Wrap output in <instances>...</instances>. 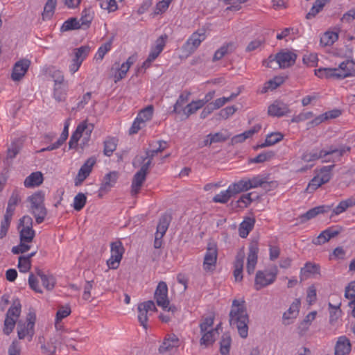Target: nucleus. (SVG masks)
<instances>
[{
    "mask_svg": "<svg viewBox=\"0 0 355 355\" xmlns=\"http://www.w3.org/2000/svg\"><path fill=\"white\" fill-rule=\"evenodd\" d=\"M189 96L190 92H184L180 94L175 103L173 105V110L172 111V113H179L180 111H178V108L182 107L185 103H187L189 101Z\"/></svg>",
    "mask_w": 355,
    "mask_h": 355,
    "instance_id": "obj_55",
    "label": "nucleus"
},
{
    "mask_svg": "<svg viewBox=\"0 0 355 355\" xmlns=\"http://www.w3.org/2000/svg\"><path fill=\"white\" fill-rule=\"evenodd\" d=\"M111 49V42H106L101 45L95 55L96 60H102L105 55Z\"/></svg>",
    "mask_w": 355,
    "mask_h": 355,
    "instance_id": "obj_62",
    "label": "nucleus"
},
{
    "mask_svg": "<svg viewBox=\"0 0 355 355\" xmlns=\"http://www.w3.org/2000/svg\"><path fill=\"white\" fill-rule=\"evenodd\" d=\"M43 286L49 291L53 289L55 284V278L52 275H45L41 279Z\"/></svg>",
    "mask_w": 355,
    "mask_h": 355,
    "instance_id": "obj_63",
    "label": "nucleus"
},
{
    "mask_svg": "<svg viewBox=\"0 0 355 355\" xmlns=\"http://www.w3.org/2000/svg\"><path fill=\"white\" fill-rule=\"evenodd\" d=\"M125 252L124 247L120 241H116L110 244V258L107 261V265L110 269L118 268Z\"/></svg>",
    "mask_w": 355,
    "mask_h": 355,
    "instance_id": "obj_6",
    "label": "nucleus"
},
{
    "mask_svg": "<svg viewBox=\"0 0 355 355\" xmlns=\"http://www.w3.org/2000/svg\"><path fill=\"white\" fill-rule=\"evenodd\" d=\"M116 142L117 139L114 137L108 138L104 141L103 153L105 155L110 157L112 155L113 152L116 148Z\"/></svg>",
    "mask_w": 355,
    "mask_h": 355,
    "instance_id": "obj_46",
    "label": "nucleus"
},
{
    "mask_svg": "<svg viewBox=\"0 0 355 355\" xmlns=\"http://www.w3.org/2000/svg\"><path fill=\"white\" fill-rule=\"evenodd\" d=\"M334 165H330L327 166H323L320 173L318 174V176L320 178V182H323L324 184L328 182L331 178V171Z\"/></svg>",
    "mask_w": 355,
    "mask_h": 355,
    "instance_id": "obj_51",
    "label": "nucleus"
},
{
    "mask_svg": "<svg viewBox=\"0 0 355 355\" xmlns=\"http://www.w3.org/2000/svg\"><path fill=\"white\" fill-rule=\"evenodd\" d=\"M71 313V308L69 306H61L56 313L55 326L64 318Z\"/></svg>",
    "mask_w": 355,
    "mask_h": 355,
    "instance_id": "obj_59",
    "label": "nucleus"
},
{
    "mask_svg": "<svg viewBox=\"0 0 355 355\" xmlns=\"http://www.w3.org/2000/svg\"><path fill=\"white\" fill-rule=\"evenodd\" d=\"M12 216L5 214L0 225V239L4 238L8 231Z\"/></svg>",
    "mask_w": 355,
    "mask_h": 355,
    "instance_id": "obj_52",
    "label": "nucleus"
},
{
    "mask_svg": "<svg viewBox=\"0 0 355 355\" xmlns=\"http://www.w3.org/2000/svg\"><path fill=\"white\" fill-rule=\"evenodd\" d=\"M27 200L31 203L30 211L34 216L37 224L42 223L46 215L47 209L44 206V193L38 191L28 197Z\"/></svg>",
    "mask_w": 355,
    "mask_h": 355,
    "instance_id": "obj_2",
    "label": "nucleus"
},
{
    "mask_svg": "<svg viewBox=\"0 0 355 355\" xmlns=\"http://www.w3.org/2000/svg\"><path fill=\"white\" fill-rule=\"evenodd\" d=\"M229 316L230 324L231 326H236L241 338H247L248 335L249 317L244 306V301L240 302L237 300H234Z\"/></svg>",
    "mask_w": 355,
    "mask_h": 355,
    "instance_id": "obj_1",
    "label": "nucleus"
},
{
    "mask_svg": "<svg viewBox=\"0 0 355 355\" xmlns=\"http://www.w3.org/2000/svg\"><path fill=\"white\" fill-rule=\"evenodd\" d=\"M338 39V35L336 32L327 31L320 38V44L324 46H331Z\"/></svg>",
    "mask_w": 355,
    "mask_h": 355,
    "instance_id": "obj_43",
    "label": "nucleus"
},
{
    "mask_svg": "<svg viewBox=\"0 0 355 355\" xmlns=\"http://www.w3.org/2000/svg\"><path fill=\"white\" fill-rule=\"evenodd\" d=\"M338 72L337 68H319L315 69V75L320 78H338Z\"/></svg>",
    "mask_w": 355,
    "mask_h": 355,
    "instance_id": "obj_31",
    "label": "nucleus"
},
{
    "mask_svg": "<svg viewBox=\"0 0 355 355\" xmlns=\"http://www.w3.org/2000/svg\"><path fill=\"white\" fill-rule=\"evenodd\" d=\"M327 150H342L341 155H339L338 153H334L332 154L326 155L324 157H322V162H336L340 160V158L344 155L345 153L349 152L351 148L346 146H343L339 148H335L334 146H330Z\"/></svg>",
    "mask_w": 355,
    "mask_h": 355,
    "instance_id": "obj_26",
    "label": "nucleus"
},
{
    "mask_svg": "<svg viewBox=\"0 0 355 355\" xmlns=\"http://www.w3.org/2000/svg\"><path fill=\"white\" fill-rule=\"evenodd\" d=\"M233 44L232 43L226 44L218 49L213 56L212 61L216 62L221 60L225 55L232 51Z\"/></svg>",
    "mask_w": 355,
    "mask_h": 355,
    "instance_id": "obj_45",
    "label": "nucleus"
},
{
    "mask_svg": "<svg viewBox=\"0 0 355 355\" xmlns=\"http://www.w3.org/2000/svg\"><path fill=\"white\" fill-rule=\"evenodd\" d=\"M57 5V0H47L44 5L42 12V19L44 20L50 19L54 14Z\"/></svg>",
    "mask_w": 355,
    "mask_h": 355,
    "instance_id": "obj_41",
    "label": "nucleus"
},
{
    "mask_svg": "<svg viewBox=\"0 0 355 355\" xmlns=\"http://www.w3.org/2000/svg\"><path fill=\"white\" fill-rule=\"evenodd\" d=\"M277 277V272L257 271L255 277V289L257 291L272 284Z\"/></svg>",
    "mask_w": 355,
    "mask_h": 355,
    "instance_id": "obj_10",
    "label": "nucleus"
},
{
    "mask_svg": "<svg viewBox=\"0 0 355 355\" xmlns=\"http://www.w3.org/2000/svg\"><path fill=\"white\" fill-rule=\"evenodd\" d=\"M234 195L232 193L230 188L228 187L227 190L222 191L220 193L216 194L213 198V202L224 204L227 202Z\"/></svg>",
    "mask_w": 355,
    "mask_h": 355,
    "instance_id": "obj_49",
    "label": "nucleus"
},
{
    "mask_svg": "<svg viewBox=\"0 0 355 355\" xmlns=\"http://www.w3.org/2000/svg\"><path fill=\"white\" fill-rule=\"evenodd\" d=\"M338 79H343L355 76V62L352 60H347L341 62L337 68Z\"/></svg>",
    "mask_w": 355,
    "mask_h": 355,
    "instance_id": "obj_15",
    "label": "nucleus"
},
{
    "mask_svg": "<svg viewBox=\"0 0 355 355\" xmlns=\"http://www.w3.org/2000/svg\"><path fill=\"white\" fill-rule=\"evenodd\" d=\"M155 299L157 304L164 310L168 306L170 302L168 299V286L164 282H159L155 292Z\"/></svg>",
    "mask_w": 355,
    "mask_h": 355,
    "instance_id": "obj_11",
    "label": "nucleus"
},
{
    "mask_svg": "<svg viewBox=\"0 0 355 355\" xmlns=\"http://www.w3.org/2000/svg\"><path fill=\"white\" fill-rule=\"evenodd\" d=\"M165 42L163 36L159 37L156 41V45L151 48L148 55V61H154L163 51Z\"/></svg>",
    "mask_w": 355,
    "mask_h": 355,
    "instance_id": "obj_32",
    "label": "nucleus"
},
{
    "mask_svg": "<svg viewBox=\"0 0 355 355\" xmlns=\"http://www.w3.org/2000/svg\"><path fill=\"white\" fill-rule=\"evenodd\" d=\"M282 83V78L279 77H275L273 79L270 80L269 81L265 83V86L263 88L262 92H266L268 90H273L275 89L277 87H279Z\"/></svg>",
    "mask_w": 355,
    "mask_h": 355,
    "instance_id": "obj_57",
    "label": "nucleus"
},
{
    "mask_svg": "<svg viewBox=\"0 0 355 355\" xmlns=\"http://www.w3.org/2000/svg\"><path fill=\"white\" fill-rule=\"evenodd\" d=\"M30 243H31V241H20L19 245H17L16 246H13L12 248L11 252L14 254L25 253L31 249V245H29Z\"/></svg>",
    "mask_w": 355,
    "mask_h": 355,
    "instance_id": "obj_56",
    "label": "nucleus"
},
{
    "mask_svg": "<svg viewBox=\"0 0 355 355\" xmlns=\"http://www.w3.org/2000/svg\"><path fill=\"white\" fill-rule=\"evenodd\" d=\"M17 266L21 272H27L31 269V261L28 258H25L24 256H20Z\"/></svg>",
    "mask_w": 355,
    "mask_h": 355,
    "instance_id": "obj_58",
    "label": "nucleus"
},
{
    "mask_svg": "<svg viewBox=\"0 0 355 355\" xmlns=\"http://www.w3.org/2000/svg\"><path fill=\"white\" fill-rule=\"evenodd\" d=\"M205 29H199L191 34L187 42L182 45V51L187 55H191L206 39Z\"/></svg>",
    "mask_w": 355,
    "mask_h": 355,
    "instance_id": "obj_5",
    "label": "nucleus"
},
{
    "mask_svg": "<svg viewBox=\"0 0 355 355\" xmlns=\"http://www.w3.org/2000/svg\"><path fill=\"white\" fill-rule=\"evenodd\" d=\"M21 305L18 299L15 300L12 306L8 309L3 327V332L5 335L9 336L13 331L17 320L21 314Z\"/></svg>",
    "mask_w": 355,
    "mask_h": 355,
    "instance_id": "obj_3",
    "label": "nucleus"
},
{
    "mask_svg": "<svg viewBox=\"0 0 355 355\" xmlns=\"http://www.w3.org/2000/svg\"><path fill=\"white\" fill-rule=\"evenodd\" d=\"M255 223L254 218L247 217L240 224L239 234L241 238H246L253 229Z\"/></svg>",
    "mask_w": 355,
    "mask_h": 355,
    "instance_id": "obj_27",
    "label": "nucleus"
},
{
    "mask_svg": "<svg viewBox=\"0 0 355 355\" xmlns=\"http://www.w3.org/2000/svg\"><path fill=\"white\" fill-rule=\"evenodd\" d=\"M34 334V329L28 326L26 322L19 321L17 324V335L19 339H24L26 336L31 338Z\"/></svg>",
    "mask_w": 355,
    "mask_h": 355,
    "instance_id": "obj_37",
    "label": "nucleus"
},
{
    "mask_svg": "<svg viewBox=\"0 0 355 355\" xmlns=\"http://www.w3.org/2000/svg\"><path fill=\"white\" fill-rule=\"evenodd\" d=\"M94 17V12L92 8L83 9L81 13V17L79 20L83 29H87L90 26Z\"/></svg>",
    "mask_w": 355,
    "mask_h": 355,
    "instance_id": "obj_29",
    "label": "nucleus"
},
{
    "mask_svg": "<svg viewBox=\"0 0 355 355\" xmlns=\"http://www.w3.org/2000/svg\"><path fill=\"white\" fill-rule=\"evenodd\" d=\"M21 196L20 194V191L17 189H15L12 192L11 196L8 199L6 214L13 216L15 208L19 205V203L21 202Z\"/></svg>",
    "mask_w": 355,
    "mask_h": 355,
    "instance_id": "obj_23",
    "label": "nucleus"
},
{
    "mask_svg": "<svg viewBox=\"0 0 355 355\" xmlns=\"http://www.w3.org/2000/svg\"><path fill=\"white\" fill-rule=\"evenodd\" d=\"M216 329H210L209 331H206L204 332H200L202 334V338L200 340V345L205 346V347H207L214 344L215 342V332Z\"/></svg>",
    "mask_w": 355,
    "mask_h": 355,
    "instance_id": "obj_35",
    "label": "nucleus"
},
{
    "mask_svg": "<svg viewBox=\"0 0 355 355\" xmlns=\"http://www.w3.org/2000/svg\"><path fill=\"white\" fill-rule=\"evenodd\" d=\"M284 139V135L279 132H272L266 135L265 141L261 144H258L255 149L263 148L265 147L275 145V144L281 141Z\"/></svg>",
    "mask_w": 355,
    "mask_h": 355,
    "instance_id": "obj_25",
    "label": "nucleus"
},
{
    "mask_svg": "<svg viewBox=\"0 0 355 355\" xmlns=\"http://www.w3.org/2000/svg\"><path fill=\"white\" fill-rule=\"evenodd\" d=\"M33 219L28 215H25L19 220L18 230L19 241H33L35 236V231L33 229Z\"/></svg>",
    "mask_w": 355,
    "mask_h": 355,
    "instance_id": "obj_4",
    "label": "nucleus"
},
{
    "mask_svg": "<svg viewBox=\"0 0 355 355\" xmlns=\"http://www.w3.org/2000/svg\"><path fill=\"white\" fill-rule=\"evenodd\" d=\"M355 205V198L350 197L344 200H342L339 202V204L333 209V214L339 215L343 212L345 211L349 207H352Z\"/></svg>",
    "mask_w": 355,
    "mask_h": 355,
    "instance_id": "obj_33",
    "label": "nucleus"
},
{
    "mask_svg": "<svg viewBox=\"0 0 355 355\" xmlns=\"http://www.w3.org/2000/svg\"><path fill=\"white\" fill-rule=\"evenodd\" d=\"M44 180L43 175L40 171L31 173L27 176L24 182L26 188H33L40 186Z\"/></svg>",
    "mask_w": 355,
    "mask_h": 355,
    "instance_id": "obj_24",
    "label": "nucleus"
},
{
    "mask_svg": "<svg viewBox=\"0 0 355 355\" xmlns=\"http://www.w3.org/2000/svg\"><path fill=\"white\" fill-rule=\"evenodd\" d=\"M180 340L174 334H168L164 338L162 345L159 347V353H166L179 347Z\"/></svg>",
    "mask_w": 355,
    "mask_h": 355,
    "instance_id": "obj_17",
    "label": "nucleus"
},
{
    "mask_svg": "<svg viewBox=\"0 0 355 355\" xmlns=\"http://www.w3.org/2000/svg\"><path fill=\"white\" fill-rule=\"evenodd\" d=\"M157 154H158V153L157 152V150L155 149H153V150L148 149L146 150L145 156H142V155L136 156L133 160L132 164H133L134 167H137V166L140 165L141 163H143L146 160L150 161V162L152 163V161H153L154 157Z\"/></svg>",
    "mask_w": 355,
    "mask_h": 355,
    "instance_id": "obj_39",
    "label": "nucleus"
},
{
    "mask_svg": "<svg viewBox=\"0 0 355 355\" xmlns=\"http://www.w3.org/2000/svg\"><path fill=\"white\" fill-rule=\"evenodd\" d=\"M246 181L249 189L259 187L266 189V186L268 184V182L266 180V178H263L261 175L254 176L251 179H246Z\"/></svg>",
    "mask_w": 355,
    "mask_h": 355,
    "instance_id": "obj_40",
    "label": "nucleus"
},
{
    "mask_svg": "<svg viewBox=\"0 0 355 355\" xmlns=\"http://www.w3.org/2000/svg\"><path fill=\"white\" fill-rule=\"evenodd\" d=\"M119 178V174L116 171H111L107 173L101 184L100 191L107 192L114 186Z\"/></svg>",
    "mask_w": 355,
    "mask_h": 355,
    "instance_id": "obj_20",
    "label": "nucleus"
},
{
    "mask_svg": "<svg viewBox=\"0 0 355 355\" xmlns=\"http://www.w3.org/2000/svg\"><path fill=\"white\" fill-rule=\"evenodd\" d=\"M331 209V206L327 205H321L313 207L309 211H307L305 214H302L300 218L301 219L302 223H304L310 219L315 218L320 214H323L329 211Z\"/></svg>",
    "mask_w": 355,
    "mask_h": 355,
    "instance_id": "obj_19",
    "label": "nucleus"
},
{
    "mask_svg": "<svg viewBox=\"0 0 355 355\" xmlns=\"http://www.w3.org/2000/svg\"><path fill=\"white\" fill-rule=\"evenodd\" d=\"M49 73L54 81V85L67 83L66 81H64V75L61 71L53 69L52 70H50Z\"/></svg>",
    "mask_w": 355,
    "mask_h": 355,
    "instance_id": "obj_61",
    "label": "nucleus"
},
{
    "mask_svg": "<svg viewBox=\"0 0 355 355\" xmlns=\"http://www.w3.org/2000/svg\"><path fill=\"white\" fill-rule=\"evenodd\" d=\"M300 306V300L295 299L290 306L287 311L284 312L282 316L284 324L288 325L291 324L288 320L291 319L296 318L299 313Z\"/></svg>",
    "mask_w": 355,
    "mask_h": 355,
    "instance_id": "obj_21",
    "label": "nucleus"
},
{
    "mask_svg": "<svg viewBox=\"0 0 355 355\" xmlns=\"http://www.w3.org/2000/svg\"><path fill=\"white\" fill-rule=\"evenodd\" d=\"M203 106L201 104V102L198 101H192L190 103H189L184 109V114L189 117L190 115L196 113L198 110L202 108Z\"/></svg>",
    "mask_w": 355,
    "mask_h": 355,
    "instance_id": "obj_50",
    "label": "nucleus"
},
{
    "mask_svg": "<svg viewBox=\"0 0 355 355\" xmlns=\"http://www.w3.org/2000/svg\"><path fill=\"white\" fill-rule=\"evenodd\" d=\"M96 159L94 157L88 158L79 169L75 179V185L78 186L89 175Z\"/></svg>",
    "mask_w": 355,
    "mask_h": 355,
    "instance_id": "obj_13",
    "label": "nucleus"
},
{
    "mask_svg": "<svg viewBox=\"0 0 355 355\" xmlns=\"http://www.w3.org/2000/svg\"><path fill=\"white\" fill-rule=\"evenodd\" d=\"M146 175L138 171L134 175L131 185L132 194L136 195L139 193L141 187L146 180Z\"/></svg>",
    "mask_w": 355,
    "mask_h": 355,
    "instance_id": "obj_36",
    "label": "nucleus"
},
{
    "mask_svg": "<svg viewBox=\"0 0 355 355\" xmlns=\"http://www.w3.org/2000/svg\"><path fill=\"white\" fill-rule=\"evenodd\" d=\"M243 260H244V254L239 253L236 257V260L234 262V276L235 278V281L241 282L243 279Z\"/></svg>",
    "mask_w": 355,
    "mask_h": 355,
    "instance_id": "obj_30",
    "label": "nucleus"
},
{
    "mask_svg": "<svg viewBox=\"0 0 355 355\" xmlns=\"http://www.w3.org/2000/svg\"><path fill=\"white\" fill-rule=\"evenodd\" d=\"M301 273L319 274L320 266L317 264L308 262L305 264L304 267L301 269Z\"/></svg>",
    "mask_w": 355,
    "mask_h": 355,
    "instance_id": "obj_64",
    "label": "nucleus"
},
{
    "mask_svg": "<svg viewBox=\"0 0 355 355\" xmlns=\"http://www.w3.org/2000/svg\"><path fill=\"white\" fill-rule=\"evenodd\" d=\"M290 112V110L286 103L281 101H275L268 109V113L272 116L280 117Z\"/></svg>",
    "mask_w": 355,
    "mask_h": 355,
    "instance_id": "obj_16",
    "label": "nucleus"
},
{
    "mask_svg": "<svg viewBox=\"0 0 355 355\" xmlns=\"http://www.w3.org/2000/svg\"><path fill=\"white\" fill-rule=\"evenodd\" d=\"M87 202V197L83 193H78L73 199V209L76 211H80L85 207Z\"/></svg>",
    "mask_w": 355,
    "mask_h": 355,
    "instance_id": "obj_54",
    "label": "nucleus"
},
{
    "mask_svg": "<svg viewBox=\"0 0 355 355\" xmlns=\"http://www.w3.org/2000/svg\"><path fill=\"white\" fill-rule=\"evenodd\" d=\"M297 54L288 49H283L277 53V64L279 68H287L293 65L297 59Z\"/></svg>",
    "mask_w": 355,
    "mask_h": 355,
    "instance_id": "obj_12",
    "label": "nucleus"
},
{
    "mask_svg": "<svg viewBox=\"0 0 355 355\" xmlns=\"http://www.w3.org/2000/svg\"><path fill=\"white\" fill-rule=\"evenodd\" d=\"M274 156L272 151L264 152L259 154L257 157L250 159L252 163H263L266 161L270 160Z\"/></svg>",
    "mask_w": 355,
    "mask_h": 355,
    "instance_id": "obj_60",
    "label": "nucleus"
},
{
    "mask_svg": "<svg viewBox=\"0 0 355 355\" xmlns=\"http://www.w3.org/2000/svg\"><path fill=\"white\" fill-rule=\"evenodd\" d=\"M93 128L94 125L92 124L88 125L87 121H83L80 123L70 138L69 141V148L73 149L77 147L78 141L83 134L87 137H90V135L93 130Z\"/></svg>",
    "mask_w": 355,
    "mask_h": 355,
    "instance_id": "obj_8",
    "label": "nucleus"
},
{
    "mask_svg": "<svg viewBox=\"0 0 355 355\" xmlns=\"http://www.w3.org/2000/svg\"><path fill=\"white\" fill-rule=\"evenodd\" d=\"M171 219V216L168 214L162 215L159 219L155 234L164 236L168 228Z\"/></svg>",
    "mask_w": 355,
    "mask_h": 355,
    "instance_id": "obj_34",
    "label": "nucleus"
},
{
    "mask_svg": "<svg viewBox=\"0 0 355 355\" xmlns=\"http://www.w3.org/2000/svg\"><path fill=\"white\" fill-rule=\"evenodd\" d=\"M67 83L54 85L53 86V98L58 102L64 101L67 94Z\"/></svg>",
    "mask_w": 355,
    "mask_h": 355,
    "instance_id": "obj_28",
    "label": "nucleus"
},
{
    "mask_svg": "<svg viewBox=\"0 0 355 355\" xmlns=\"http://www.w3.org/2000/svg\"><path fill=\"white\" fill-rule=\"evenodd\" d=\"M218 257V248L214 243H209L204 257L203 269L205 271L213 270L216 264Z\"/></svg>",
    "mask_w": 355,
    "mask_h": 355,
    "instance_id": "obj_7",
    "label": "nucleus"
},
{
    "mask_svg": "<svg viewBox=\"0 0 355 355\" xmlns=\"http://www.w3.org/2000/svg\"><path fill=\"white\" fill-rule=\"evenodd\" d=\"M334 153H338L339 155H341L342 150H324L314 148L310 151H304L301 156V159L305 162H311L320 159L322 160V157Z\"/></svg>",
    "mask_w": 355,
    "mask_h": 355,
    "instance_id": "obj_9",
    "label": "nucleus"
},
{
    "mask_svg": "<svg viewBox=\"0 0 355 355\" xmlns=\"http://www.w3.org/2000/svg\"><path fill=\"white\" fill-rule=\"evenodd\" d=\"M31 65V61L28 59H21L13 66L11 78L14 81L20 80L27 72Z\"/></svg>",
    "mask_w": 355,
    "mask_h": 355,
    "instance_id": "obj_14",
    "label": "nucleus"
},
{
    "mask_svg": "<svg viewBox=\"0 0 355 355\" xmlns=\"http://www.w3.org/2000/svg\"><path fill=\"white\" fill-rule=\"evenodd\" d=\"M261 128V125L259 124L254 125L252 128L243 132V133L234 136L231 139V144L234 145L245 141V139L252 137L255 133L258 132Z\"/></svg>",
    "mask_w": 355,
    "mask_h": 355,
    "instance_id": "obj_22",
    "label": "nucleus"
},
{
    "mask_svg": "<svg viewBox=\"0 0 355 355\" xmlns=\"http://www.w3.org/2000/svg\"><path fill=\"white\" fill-rule=\"evenodd\" d=\"M232 338L229 333H224L220 340V353L221 355H229Z\"/></svg>",
    "mask_w": 355,
    "mask_h": 355,
    "instance_id": "obj_38",
    "label": "nucleus"
},
{
    "mask_svg": "<svg viewBox=\"0 0 355 355\" xmlns=\"http://www.w3.org/2000/svg\"><path fill=\"white\" fill-rule=\"evenodd\" d=\"M259 252L258 243L257 241L252 242L249 246V252L248 254L247 263H257V254Z\"/></svg>",
    "mask_w": 355,
    "mask_h": 355,
    "instance_id": "obj_48",
    "label": "nucleus"
},
{
    "mask_svg": "<svg viewBox=\"0 0 355 355\" xmlns=\"http://www.w3.org/2000/svg\"><path fill=\"white\" fill-rule=\"evenodd\" d=\"M352 350L350 340L345 336L338 337L334 348L335 355H348Z\"/></svg>",
    "mask_w": 355,
    "mask_h": 355,
    "instance_id": "obj_18",
    "label": "nucleus"
},
{
    "mask_svg": "<svg viewBox=\"0 0 355 355\" xmlns=\"http://www.w3.org/2000/svg\"><path fill=\"white\" fill-rule=\"evenodd\" d=\"M229 187L234 196L249 190L246 179H241L236 182L231 184Z\"/></svg>",
    "mask_w": 355,
    "mask_h": 355,
    "instance_id": "obj_44",
    "label": "nucleus"
},
{
    "mask_svg": "<svg viewBox=\"0 0 355 355\" xmlns=\"http://www.w3.org/2000/svg\"><path fill=\"white\" fill-rule=\"evenodd\" d=\"M91 48L88 45L81 46L79 48H77L74 50V58L81 62L87 58L88 55Z\"/></svg>",
    "mask_w": 355,
    "mask_h": 355,
    "instance_id": "obj_53",
    "label": "nucleus"
},
{
    "mask_svg": "<svg viewBox=\"0 0 355 355\" xmlns=\"http://www.w3.org/2000/svg\"><path fill=\"white\" fill-rule=\"evenodd\" d=\"M82 28L80 21L75 17L69 18L66 20L60 28L62 32Z\"/></svg>",
    "mask_w": 355,
    "mask_h": 355,
    "instance_id": "obj_42",
    "label": "nucleus"
},
{
    "mask_svg": "<svg viewBox=\"0 0 355 355\" xmlns=\"http://www.w3.org/2000/svg\"><path fill=\"white\" fill-rule=\"evenodd\" d=\"M153 114V106L148 105L139 112L137 118L142 123V124H145L146 121L151 119Z\"/></svg>",
    "mask_w": 355,
    "mask_h": 355,
    "instance_id": "obj_47",
    "label": "nucleus"
}]
</instances>
